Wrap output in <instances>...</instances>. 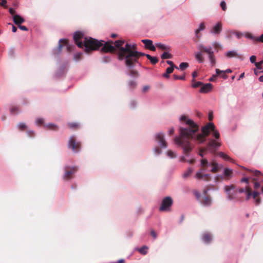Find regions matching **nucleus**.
<instances>
[{
	"instance_id": "nucleus-1",
	"label": "nucleus",
	"mask_w": 263,
	"mask_h": 263,
	"mask_svg": "<svg viewBox=\"0 0 263 263\" xmlns=\"http://www.w3.org/2000/svg\"><path fill=\"white\" fill-rule=\"evenodd\" d=\"M180 119L181 121L185 122L186 125L188 126L187 127H180L179 128V136L176 137L174 141L176 144L181 146L183 153L186 155H188L192 149L191 146L190 140L194 139L199 143L204 142L206 137L210 135L211 132L214 130L215 126L213 123H209L202 127V134H198L196 135V133L199 130L198 125L192 120L187 119L185 116H182Z\"/></svg>"
},
{
	"instance_id": "nucleus-2",
	"label": "nucleus",
	"mask_w": 263,
	"mask_h": 263,
	"mask_svg": "<svg viewBox=\"0 0 263 263\" xmlns=\"http://www.w3.org/2000/svg\"><path fill=\"white\" fill-rule=\"evenodd\" d=\"M73 40L79 47H85V52L87 53L98 50L104 45L103 41H99L90 37H84L81 32H77L74 34Z\"/></svg>"
},
{
	"instance_id": "nucleus-3",
	"label": "nucleus",
	"mask_w": 263,
	"mask_h": 263,
	"mask_svg": "<svg viewBox=\"0 0 263 263\" xmlns=\"http://www.w3.org/2000/svg\"><path fill=\"white\" fill-rule=\"evenodd\" d=\"M125 43L124 40H119L116 41L114 43L112 41H108L104 43V45L101 49L103 52L115 53L117 48L118 49L117 55L119 60L122 61L125 59V53H122L121 49L124 48L123 45Z\"/></svg>"
},
{
	"instance_id": "nucleus-4",
	"label": "nucleus",
	"mask_w": 263,
	"mask_h": 263,
	"mask_svg": "<svg viewBox=\"0 0 263 263\" xmlns=\"http://www.w3.org/2000/svg\"><path fill=\"white\" fill-rule=\"evenodd\" d=\"M198 48L200 50V52L195 53V56L196 59L199 63H202L204 61L202 53H206L209 55V59L211 65L214 66L216 65V61L211 46L206 47L202 44H200L198 45Z\"/></svg>"
},
{
	"instance_id": "nucleus-5",
	"label": "nucleus",
	"mask_w": 263,
	"mask_h": 263,
	"mask_svg": "<svg viewBox=\"0 0 263 263\" xmlns=\"http://www.w3.org/2000/svg\"><path fill=\"white\" fill-rule=\"evenodd\" d=\"M201 168L197 172L196 178L198 179H202L206 181L211 180V175L209 174H204V173L207 171L208 167V161L206 159H202L201 160Z\"/></svg>"
},
{
	"instance_id": "nucleus-6",
	"label": "nucleus",
	"mask_w": 263,
	"mask_h": 263,
	"mask_svg": "<svg viewBox=\"0 0 263 263\" xmlns=\"http://www.w3.org/2000/svg\"><path fill=\"white\" fill-rule=\"evenodd\" d=\"M129 55L132 57L125 61V65L129 68L134 67L138 63V60L141 56H145V53L139 51H131Z\"/></svg>"
},
{
	"instance_id": "nucleus-7",
	"label": "nucleus",
	"mask_w": 263,
	"mask_h": 263,
	"mask_svg": "<svg viewBox=\"0 0 263 263\" xmlns=\"http://www.w3.org/2000/svg\"><path fill=\"white\" fill-rule=\"evenodd\" d=\"M68 147L73 152L77 153L81 149V143L80 142L77 141L75 136H71L68 141Z\"/></svg>"
},
{
	"instance_id": "nucleus-8",
	"label": "nucleus",
	"mask_w": 263,
	"mask_h": 263,
	"mask_svg": "<svg viewBox=\"0 0 263 263\" xmlns=\"http://www.w3.org/2000/svg\"><path fill=\"white\" fill-rule=\"evenodd\" d=\"M137 45L136 44H130L129 43H126L124 46V48H122L121 49V53H125V59H124L125 61L127 60V59H129L132 57L129 55V53L131 51H137Z\"/></svg>"
},
{
	"instance_id": "nucleus-9",
	"label": "nucleus",
	"mask_w": 263,
	"mask_h": 263,
	"mask_svg": "<svg viewBox=\"0 0 263 263\" xmlns=\"http://www.w3.org/2000/svg\"><path fill=\"white\" fill-rule=\"evenodd\" d=\"M173 203V201L171 197H165L162 200L159 211L162 212L170 211Z\"/></svg>"
},
{
	"instance_id": "nucleus-10",
	"label": "nucleus",
	"mask_w": 263,
	"mask_h": 263,
	"mask_svg": "<svg viewBox=\"0 0 263 263\" xmlns=\"http://www.w3.org/2000/svg\"><path fill=\"white\" fill-rule=\"evenodd\" d=\"M220 145L221 143L218 140L211 139L208 142L206 148L211 153L215 154Z\"/></svg>"
},
{
	"instance_id": "nucleus-11",
	"label": "nucleus",
	"mask_w": 263,
	"mask_h": 263,
	"mask_svg": "<svg viewBox=\"0 0 263 263\" xmlns=\"http://www.w3.org/2000/svg\"><path fill=\"white\" fill-rule=\"evenodd\" d=\"M65 173L63 176L64 180H68L72 178V175L78 171L77 167L66 166L64 168Z\"/></svg>"
},
{
	"instance_id": "nucleus-12",
	"label": "nucleus",
	"mask_w": 263,
	"mask_h": 263,
	"mask_svg": "<svg viewBox=\"0 0 263 263\" xmlns=\"http://www.w3.org/2000/svg\"><path fill=\"white\" fill-rule=\"evenodd\" d=\"M236 186L234 184L230 185H226L224 186V191L226 192L227 195V198L228 199L232 200L235 199L234 194L231 192L232 191H234V193H236L237 190H235Z\"/></svg>"
},
{
	"instance_id": "nucleus-13",
	"label": "nucleus",
	"mask_w": 263,
	"mask_h": 263,
	"mask_svg": "<svg viewBox=\"0 0 263 263\" xmlns=\"http://www.w3.org/2000/svg\"><path fill=\"white\" fill-rule=\"evenodd\" d=\"M156 140L162 148H166L167 146V142L164 139V134L163 133H158L156 135Z\"/></svg>"
},
{
	"instance_id": "nucleus-14",
	"label": "nucleus",
	"mask_w": 263,
	"mask_h": 263,
	"mask_svg": "<svg viewBox=\"0 0 263 263\" xmlns=\"http://www.w3.org/2000/svg\"><path fill=\"white\" fill-rule=\"evenodd\" d=\"M63 45H65L67 47L68 52H70L72 51V46H70L69 45L68 40L66 39H61L59 41V50L60 52L61 51V49Z\"/></svg>"
},
{
	"instance_id": "nucleus-15",
	"label": "nucleus",
	"mask_w": 263,
	"mask_h": 263,
	"mask_svg": "<svg viewBox=\"0 0 263 263\" xmlns=\"http://www.w3.org/2000/svg\"><path fill=\"white\" fill-rule=\"evenodd\" d=\"M205 28V26L204 23H201L199 25V27L198 29H197L195 31L196 36L193 39V40L195 42H197L199 41V39L200 38V35H199V33L201 31L204 30Z\"/></svg>"
},
{
	"instance_id": "nucleus-16",
	"label": "nucleus",
	"mask_w": 263,
	"mask_h": 263,
	"mask_svg": "<svg viewBox=\"0 0 263 263\" xmlns=\"http://www.w3.org/2000/svg\"><path fill=\"white\" fill-rule=\"evenodd\" d=\"M222 30V24L218 22L217 24L213 26L211 30V33L217 34L220 33Z\"/></svg>"
},
{
	"instance_id": "nucleus-17",
	"label": "nucleus",
	"mask_w": 263,
	"mask_h": 263,
	"mask_svg": "<svg viewBox=\"0 0 263 263\" xmlns=\"http://www.w3.org/2000/svg\"><path fill=\"white\" fill-rule=\"evenodd\" d=\"M212 166V169L210 170V172L213 173H217L220 168L219 165L215 161H213L210 163L208 162V166Z\"/></svg>"
},
{
	"instance_id": "nucleus-18",
	"label": "nucleus",
	"mask_w": 263,
	"mask_h": 263,
	"mask_svg": "<svg viewBox=\"0 0 263 263\" xmlns=\"http://www.w3.org/2000/svg\"><path fill=\"white\" fill-rule=\"evenodd\" d=\"M213 88V85L211 83H206L203 85L200 89L201 93H206L210 91Z\"/></svg>"
},
{
	"instance_id": "nucleus-19",
	"label": "nucleus",
	"mask_w": 263,
	"mask_h": 263,
	"mask_svg": "<svg viewBox=\"0 0 263 263\" xmlns=\"http://www.w3.org/2000/svg\"><path fill=\"white\" fill-rule=\"evenodd\" d=\"M13 21L16 25H19L25 22V20L18 14L14 15Z\"/></svg>"
},
{
	"instance_id": "nucleus-20",
	"label": "nucleus",
	"mask_w": 263,
	"mask_h": 263,
	"mask_svg": "<svg viewBox=\"0 0 263 263\" xmlns=\"http://www.w3.org/2000/svg\"><path fill=\"white\" fill-rule=\"evenodd\" d=\"M233 173L232 170L228 168H225L223 171V175L226 179L229 180L231 179Z\"/></svg>"
},
{
	"instance_id": "nucleus-21",
	"label": "nucleus",
	"mask_w": 263,
	"mask_h": 263,
	"mask_svg": "<svg viewBox=\"0 0 263 263\" xmlns=\"http://www.w3.org/2000/svg\"><path fill=\"white\" fill-rule=\"evenodd\" d=\"M201 203L204 205H210L211 203V199L210 196H205L203 198Z\"/></svg>"
},
{
	"instance_id": "nucleus-22",
	"label": "nucleus",
	"mask_w": 263,
	"mask_h": 263,
	"mask_svg": "<svg viewBox=\"0 0 263 263\" xmlns=\"http://www.w3.org/2000/svg\"><path fill=\"white\" fill-rule=\"evenodd\" d=\"M145 57L150 61L151 63L154 65L158 62V59L156 57H152L149 54H145Z\"/></svg>"
},
{
	"instance_id": "nucleus-23",
	"label": "nucleus",
	"mask_w": 263,
	"mask_h": 263,
	"mask_svg": "<svg viewBox=\"0 0 263 263\" xmlns=\"http://www.w3.org/2000/svg\"><path fill=\"white\" fill-rule=\"evenodd\" d=\"M156 46L163 50L165 51H169L170 48L168 46L165 45L164 44H161L160 43H158L156 44Z\"/></svg>"
},
{
	"instance_id": "nucleus-24",
	"label": "nucleus",
	"mask_w": 263,
	"mask_h": 263,
	"mask_svg": "<svg viewBox=\"0 0 263 263\" xmlns=\"http://www.w3.org/2000/svg\"><path fill=\"white\" fill-rule=\"evenodd\" d=\"M141 42L144 44L146 49H149V47L153 45V42L150 40L144 39L142 40Z\"/></svg>"
},
{
	"instance_id": "nucleus-25",
	"label": "nucleus",
	"mask_w": 263,
	"mask_h": 263,
	"mask_svg": "<svg viewBox=\"0 0 263 263\" xmlns=\"http://www.w3.org/2000/svg\"><path fill=\"white\" fill-rule=\"evenodd\" d=\"M68 127L72 129H77L80 127V124L76 122H71L68 123Z\"/></svg>"
},
{
	"instance_id": "nucleus-26",
	"label": "nucleus",
	"mask_w": 263,
	"mask_h": 263,
	"mask_svg": "<svg viewBox=\"0 0 263 263\" xmlns=\"http://www.w3.org/2000/svg\"><path fill=\"white\" fill-rule=\"evenodd\" d=\"M216 72L217 75L218 76H221V77L222 78L226 79L228 78V76L226 74V71L223 70H221L219 69H216Z\"/></svg>"
},
{
	"instance_id": "nucleus-27",
	"label": "nucleus",
	"mask_w": 263,
	"mask_h": 263,
	"mask_svg": "<svg viewBox=\"0 0 263 263\" xmlns=\"http://www.w3.org/2000/svg\"><path fill=\"white\" fill-rule=\"evenodd\" d=\"M203 240L205 243H209L212 240V236L209 234H204L202 237Z\"/></svg>"
},
{
	"instance_id": "nucleus-28",
	"label": "nucleus",
	"mask_w": 263,
	"mask_h": 263,
	"mask_svg": "<svg viewBox=\"0 0 263 263\" xmlns=\"http://www.w3.org/2000/svg\"><path fill=\"white\" fill-rule=\"evenodd\" d=\"M218 155L222 159H223L224 160L231 161V158L228 155H227V154L223 152H219L218 154Z\"/></svg>"
},
{
	"instance_id": "nucleus-29",
	"label": "nucleus",
	"mask_w": 263,
	"mask_h": 263,
	"mask_svg": "<svg viewBox=\"0 0 263 263\" xmlns=\"http://www.w3.org/2000/svg\"><path fill=\"white\" fill-rule=\"evenodd\" d=\"M17 128L21 131H24L27 128V126L24 123H20L17 125Z\"/></svg>"
},
{
	"instance_id": "nucleus-30",
	"label": "nucleus",
	"mask_w": 263,
	"mask_h": 263,
	"mask_svg": "<svg viewBox=\"0 0 263 263\" xmlns=\"http://www.w3.org/2000/svg\"><path fill=\"white\" fill-rule=\"evenodd\" d=\"M44 126L47 127L48 129H52L54 130H57L58 129V127L53 124H48L47 125H44Z\"/></svg>"
},
{
	"instance_id": "nucleus-31",
	"label": "nucleus",
	"mask_w": 263,
	"mask_h": 263,
	"mask_svg": "<svg viewBox=\"0 0 263 263\" xmlns=\"http://www.w3.org/2000/svg\"><path fill=\"white\" fill-rule=\"evenodd\" d=\"M246 194H247L246 199L247 200H248L250 199L251 196H252L251 189L249 186L246 187Z\"/></svg>"
},
{
	"instance_id": "nucleus-32",
	"label": "nucleus",
	"mask_w": 263,
	"mask_h": 263,
	"mask_svg": "<svg viewBox=\"0 0 263 263\" xmlns=\"http://www.w3.org/2000/svg\"><path fill=\"white\" fill-rule=\"evenodd\" d=\"M172 55L168 52H164V53L161 55V58L162 59H171L172 58Z\"/></svg>"
},
{
	"instance_id": "nucleus-33",
	"label": "nucleus",
	"mask_w": 263,
	"mask_h": 263,
	"mask_svg": "<svg viewBox=\"0 0 263 263\" xmlns=\"http://www.w3.org/2000/svg\"><path fill=\"white\" fill-rule=\"evenodd\" d=\"M10 111L12 114H15L19 112V109L17 106H12L10 108Z\"/></svg>"
},
{
	"instance_id": "nucleus-34",
	"label": "nucleus",
	"mask_w": 263,
	"mask_h": 263,
	"mask_svg": "<svg viewBox=\"0 0 263 263\" xmlns=\"http://www.w3.org/2000/svg\"><path fill=\"white\" fill-rule=\"evenodd\" d=\"M148 248L144 246L138 249L139 252L143 255H145L147 252Z\"/></svg>"
},
{
	"instance_id": "nucleus-35",
	"label": "nucleus",
	"mask_w": 263,
	"mask_h": 263,
	"mask_svg": "<svg viewBox=\"0 0 263 263\" xmlns=\"http://www.w3.org/2000/svg\"><path fill=\"white\" fill-rule=\"evenodd\" d=\"M237 55V53L234 51H230L226 53V56L228 58L236 57Z\"/></svg>"
},
{
	"instance_id": "nucleus-36",
	"label": "nucleus",
	"mask_w": 263,
	"mask_h": 263,
	"mask_svg": "<svg viewBox=\"0 0 263 263\" xmlns=\"http://www.w3.org/2000/svg\"><path fill=\"white\" fill-rule=\"evenodd\" d=\"M193 171V170L192 167L189 168L188 170L185 172L184 173L183 175V178H186L187 177H189Z\"/></svg>"
},
{
	"instance_id": "nucleus-37",
	"label": "nucleus",
	"mask_w": 263,
	"mask_h": 263,
	"mask_svg": "<svg viewBox=\"0 0 263 263\" xmlns=\"http://www.w3.org/2000/svg\"><path fill=\"white\" fill-rule=\"evenodd\" d=\"M129 75L135 77H138L139 76V73L137 70L130 69L129 71Z\"/></svg>"
},
{
	"instance_id": "nucleus-38",
	"label": "nucleus",
	"mask_w": 263,
	"mask_h": 263,
	"mask_svg": "<svg viewBox=\"0 0 263 263\" xmlns=\"http://www.w3.org/2000/svg\"><path fill=\"white\" fill-rule=\"evenodd\" d=\"M188 67H189V64L186 62H182V63H180V64L179 65V68L181 70H183L184 69L187 68Z\"/></svg>"
},
{
	"instance_id": "nucleus-39",
	"label": "nucleus",
	"mask_w": 263,
	"mask_h": 263,
	"mask_svg": "<svg viewBox=\"0 0 263 263\" xmlns=\"http://www.w3.org/2000/svg\"><path fill=\"white\" fill-rule=\"evenodd\" d=\"M167 156L171 158H175L176 157V155L175 153H174L171 150H168L167 152Z\"/></svg>"
},
{
	"instance_id": "nucleus-40",
	"label": "nucleus",
	"mask_w": 263,
	"mask_h": 263,
	"mask_svg": "<svg viewBox=\"0 0 263 263\" xmlns=\"http://www.w3.org/2000/svg\"><path fill=\"white\" fill-rule=\"evenodd\" d=\"M213 132V136L217 139H219L220 137V134L218 130L215 129V128H214V130L212 131Z\"/></svg>"
},
{
	"instance_id": "nucleus-41",
	"label": "nucleus",
	"mask_w": 263,
	"mask_h": 263,
	"mask_svg": "<svg viewBox=\"0 0 263 263\" xmlns=\"http://www.w3.org/2000/svg\"><path fill=\"white\" fill-rule=\"evenodd\" d=\"M214 48L217 50V51H218V49L219 48H221V45L217 42H214L212 44Z\"/></svg>"
},
{
	"instance_id": "nucleus-42",
	"label": "nucleus",
	"mask_w": 263,
	"mask_h": 263,
	"mask_svg": "<svg viewBox=\"0 0 263 263\" xmlns=\"http://www.w3.org/2000/svg\"><path fill=\"white\" fill-rule=\"evenodd\" d=\"M173 78L175 80H184L185 79V76H178L176 74L173 75Z\"/></svg>"
},
{
	"instance_id": "nucleus-43",
	"label": "nucleus",
	"mask_w": 263,
	"mask_h": 263,
	"mask_svg": "<svg viewBox=\"0 0 263 263\" xmlns=\"http://www.w3.org/2000/svg\"><path fill=\"white\" fill-rule=\"evenodd\" d=\"M249 172L252 175L258 176L260 175L261 173L258 171H249Z\"/></svg>"
},
{
	"instance_id": "nucleus-44",
	"label": "nucleus",
	"mask_w": 263,
	"mask_h": 263,
	"mask_svg": "<svg viewBox=\"0 0 263 263\" xmlns=\"http://www.w3.org/2000/svg\"><path fill=\"white\" fill-rule=\"evenodd\" d=\"M262 63H263V61H261L259 62L255 63V65L257 69L261 70V69H262L261 65L262 64Z\"/></svg>"
},
{
	"instance_id": "nucleus-45",
	"label": "nucleus",
	"mask_w": 263,
	"mask_h": 263,
	"mask_svg": "<svg viewBox=\"0 0 263 263\" xmlns=\"http://www.w3.org/2000/svg\"><path fill=\"white\" fill-rule=\"evenodd\" d=\"M136 83L134 81H129L128 82V85L130 87L134 88L136 86Z\"/></svg>"
},
{
	"instance_id": "nucleus-46",
	"label": "nucleus",
	"mask_w": 263,
	"mask_h": 263,
	"mask_svg": "<svg viewBox=\"0 0 263 263\" xmlns=\"http://www.w3.org/2000/svg\"><path fill=\"white\" fill-rule=\"evenodd\" d=\"M253 180L255 181L254 183V188L255 190L256 191L260 187V184L258 182L255 181V179L254 178Z\"/></svg>"
},
{
	"instance_id": "nucleus-47",
	"label": "nucleus",
	"mask_w": 263,
	"mask_h": 263,
	"mask_svg": "<svg viewBox=\"0 0 263 263\" xmlns=\"http://www.w3.org/2000/svg\"><path fill=\"white\" fill-rule=\"evenodd\" d=\"M245 36L248 39H252L253 40H255L256 39V37L253 36V35L250 33H247L245 34Z\"/></svg>"
},
{
	"instance_id": "nucleus-48",
	"label": "nucleus",
	"mask_w": 263,
	"mask_h": 263,
	"mask_svg": "<svg viewBox=\"0 0 263 263\" xmlns=\"http://www.w3.org/2000/svg\"><path fill=\"white\" fill-rule=\"evenodd\" d=\"M27 135L30 137V138H33L35 136V133L32 130H27Z\"/></svg>"
},
{
	"instance_id": "nucleus-49",
	"label": "nucleus",
	"mask_w": 263,
	"mask_h": 263,
	"mask_svg": "<svg viewBox=\"0 0 263 263\" xmlns=\"http://www.w3.org/2000/svg\"><path fill=\"white\" fill-rule=\"evenodd\" d=\"M174 68H175V67H173H173H169L166 68V72L167 73L171 74V73L173 72Z\"/></svg>"
},
{
	"instance_id": "nucleus-50",
	"label": "nucleus",
	"mask_w": 263,
	"mask_h": 263,
	"mask_svg": "<svg viewBox=\"0 0 263 263\" xmlns=\"http://www.w3.org/2000/svg\"><path fill=\"white\" fill-rule=\"evenodd\" d=\"M44 123V120L42 118L37 119L36 120V124L38 125H42Z\"/></svg>"
},
{
	"instance_id": "nucleus-51",
	"label": "nucleus",
	"mask_w": 263,
	"mask_h": 263,
	"mask_svg": "<svg viewBox=\"0 0 263 263\" xmlns=\"http://www.w3.org/2000/svg\"><path fill=\"white\" fill-rule=\"evenodd\" d=\"M208 151L207 148L206 147H204V148H202L200 149V152H199V155L201 156V157H203V153L204 152H205Z\"/></svg>"
},
{
	"instance_id": "nucleus-52",
	"label": "nucleus",
	"mask_w": 263,
	"mask_h": 263,
	"mask_svg": "<svg viewBox=\"0 0 263 263\" xmlns=\"http://www.w3.org/2000/svg\"><path fill=\"white\" fill-rule=\"evenodd\" d=\"M102 60L104 63H108L111 61V58L109 57H104L103 58Z\"/></svg>"
},
{
	"instance_id": "nucleus-53",
	"label": "nucleus",
	"mask_w": 263,
	"mask_h": 263,
	"mask_svg": "<svg viewBox=\"0 0 263 263\" xmlns=\"http://www.w3.org/2000/svg\"><path fill=\"white\" fill-rule=\"evenodd\" d=\"M202 85V83L199 81V82H197L195 83L194 84H193L192 85V87H194V88H197L198 87L201 86Z\"/></svg>"
},
{
	"instance_id": "nucleus-54",
	"label": "nucleus",
	"mask_w": 263,
	"mask_h": 263,
	"mask_svg": "<svg viewBox=\"0 0 263 263\" xmlns=\"http://www.w3.org/2000/svg\"><path fill=\"white\" fill-rule=\"evenodd\" d=\"M220 6L223 11H226L227 8H226V4L224 1H222L220 3Z\"/></svg>"
},
{
	"instance_id": "nucleus-55",
	"label": "nucleus",
	"mask_w": 263,
	"mask_h": 263,
	"mask_svg": "<svg viewBox=\"0 0 263 263\" xmlns=\"http://www.w3.org/2000/svg\"><path fill=\"white\" fill-rule=\"evenodd\" d=\"M7 1L6 0H2V2H0V5L3 6L5 8H7L8 6L6 5Z\"/></svg>"
},
{
	"instance_id": "nucleus-56",
	"label": "nucleus",
	"mask_w": 263,
	"mask_h": 263,
	"mask_svg": "<svg viewBox=\"0 0 263 263\" xmlns=\"http://www.w3.org/2000/svg\"><path fill=\"white\" fill-rule=\"evenodd\" d=\"M166 63H167V64H168V65H170L171 66L170 67H173H173H175L176 69H179V68L177 66H176V65H174V63L172 61H167Z\"/></svg>"
},
{
	"instance_id": "nucleus-57",
	"label": "nucleus",
	"mask_w": 263,
	"mask_h": 263,
	"mask_svg": "<svg viewBox=\"0 0 263 263\" xmlns=\"http://www.w3.org/2000/svg\"><path fill=\"white\" fill-rule=\"evenodd\" d=\"M259 195V193L257 191H255L252 193V196L254 199H256Z\"/></svg>"
},
{
	"instance_id": "nucleus-58",
	"label": "nucleus",
	"mask_w": 263,
	"mask_h": 263,
	"mask_svg": "<svg viewBox=\"0 0 263 263\" xmlns=\"http://www.w3.org/2000/svg\"><path fill=\"white\" fill-rule=\"evenodd\" d=\"M18 26V27L21 29L22 30H23V31H28V29L25 26H22V25H17Z\"/></svg>"
},
{
	"instance_id": "nucleus-59",
	"label": "nucleus",
	"mask_w": 263,
	"mask_h": 263,
	"mask_svg": "<svg viewBox=\"0 0 263 263\" xmlns=\"http://www.w3.org/2000/svg\"><path fill=\"white\" fill-rule=\"evenodd\" d=\"M154 152L157 154H160L162 152L161 149L159 147H157L155 148Z\"/></svg>"
},
{
	"instance_id": "nucleus-60",
	"label": "nucleus",
	"mask_w": 263,
	"mask_h": 263,
	"mask_svg": "<svg viewBox=\"0 0 263 263\" xmlns=\"http://www.w3.org/2000/svg\"><path fill=\"white\" fill-rule=\"evenodd\" d=\"M256 57L255 55H252L250 57V62L252 63H256L255 62V61H256Z\"/></svg>"
},
{
	"instance_id": "nucleus-61",
	"label": "nucleus",
	"mask_w": 263,
	"mask_h": 263,
	"mask_svg": "<svg viewBox=\"0 0 263 263\" xmlns=\"http://www.w3.org/2000/svg\"><path fill=\"white\" fill-rule=\"evenodd\" d=\"M9 13H10V14H11L13 16H14V15H16V14H15V10H14V9H13V8H9Z\"/></svg>"
},
{
	"instance_id": "nucleus-62",
	"label": "nucleus",
	"mask_w": 263,
	"mask_h": 263,
	"mask_svg": "<svg viewBox=\"0 0 263 263\" xmlns=\"http://www.w3.org/2000/svg\"><path fill=\"white\" fill-rule=\"evenodd\" d=\"M130 105L131 108H134L137 105V102L134 100L132 101Z\"/></svg>"
},
{
	"instance_id": "nucleus-63",
	"label": "nucleus",
	"mask_w": 263,
	"mask_h": 263,
	"mask_svg": "<svg viewBox=\"0 0 263 263\" xmlns=\"http://www.w3.org/2000/svg\"><path fill=\"white\" fill-rule=\"evenodd\" d=\"M217 76H218V75H217V74H215V75H213L212 77L210 78L209 81L211 82L215 81L216 80Z\"/></svg>"
},
{
	"instance_id": "nucleus-64",
	"label": "nucleus",
	"mask_w": 263,
	"mask_h": 263,
	"mask_svg": "<svg viewBox=\"0 0 263 263\" xmlns=\"http://www.w3.org/2000/svg\"><path fill=\"white\" fill-rule=\"evenodd\" d=\"M255 41H260L261 42L263 43V34L261 35V36L259 38L255 39Z\"/></svg>"
}]
</instances>
